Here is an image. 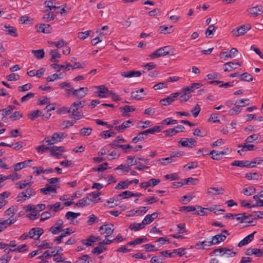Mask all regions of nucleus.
<instances>
[{"label":"nucleus","instance_id":"nucleus-1","mask_svg":"<svg viewBox=\"0 0 263 263\" xmlns=\"http://www.w3.org/2000/svg\"><path fill=\"white\" fill-rule=\"evenodd\" d=\"M65 137L66 134L64 133H54L51 136L45 137L43 142H46L49 145H51L61 141Z\"/></svg>","mask_w":263,"mask_h":263},{"label":"nucleus","instance_id":"nucleus-2","mask_svg":"<svg viewBox=\"0 0 263 263\" xmlns=\"http://www.w3.org/2000/svg\"><path fill=\"white\" fill-rule=\"evenodd\" d=\"M170 46H164L159 48L155 50L154 52L149 54V57L152 59L158 58L161 56H164L170 54L169 49Z\"/></svg>","mask_w":263,"mask_h":263},{"label":"nucleus","instance_id":"nucleus-3","mask_svg":"<svg viewBox=\"0 0 263 263\" xmlns=\"http://www.w3.org/2000/svg\"><path fill=\"white\" fill-rule=\"evenodd\" d=\"M114 225L111 223L105 224L101 226L99 231L101 234L105 235V238L110 236L114 232Z\"/></svg>","mask_w":263,"mask_h":263},{"label":"nucleus","instance_id":"nucleus-4","mask_svg":"<svg viewBox=\"0 0 263 263\" xmlns=\"http://www.w3.org/2000/svg\"><path fill=\"white\" fill-rule=\"evenodd\" d=\"M184 127L181 125H178L173 128H170L163 131L166 137H172L179 132L183 131Z\"/></svg>","mask_w":263,"mask_h":263},{"label":"nucleus","instance_id":"nucleus-5","mask_svg":"<svg viewBox=\"0 0 263 263\" xmlns=\"http://www.w3.org/2000/svg\"><path fill=\"white\" fill-rule=\"evenodd\" d=\"M43 233L44 231L42 228H33L29 231V238L38 239Z\"/></svg>","mask_w":263,"mask_h":263},{"label":"nucleus","instance_id":"nucleus-6","mask_svg":"<svg viewBox=\"0 0 263 263\" xmlns=\"http://www.w3.org/2000/svg\"><path fill=\"white\" fill-rule=\"evenodd\" d=\"M181 95V93L180 92H176L174 93H172L170 96L167 97L164 99H161L160 101V103L164 106H167L171 104L172 102H173L176 98H177L178 96Z\"/></svg>","mask_w":263,"mask_h":263},{"label":"nucleus","instance_id":"nucleus-7","mask_svg":"<svg viewBox=\"0 0 263 263\" xmlns=\"http://www.w3.org/2000/svg\"><path fill=\"white\" fill-rule=\"evenodd\" d=\"M196 138H185L183 141L180 140L178 143L183 147L193 148L196 145Z\"/></svg>","mask_w":263,"mask_h":263},{"label":"nucleus","instance_id":"nucleus-8","mask_svg":"<svg viewBox=\"0 0 263 263\" xmlns=\"http://www.w3.org/2000/svg\"><path fill=\"white\" fill-rule=\"evenodd\" d=\"M251 28L250 25H242L239 27L234 29L232 31L233 33L236 36L242 35L245 34Z\"/></svg>","mask_w":263,"mask_h":263},{"label":"nucleus","instance_id":"nucleus-9","mask_svg":"<svg viewBox=\"0 0 263 263\" xmlns=\"http://www.w3.org/2000/svg\"><path fill=\"white\" fill-rule=\"evenodd\" d=\"M238 51L235 48H232L229 52H221L219 54V57L221 59L224 60H227L229 58H233L235 55L237 54Z\"/></svg>","mask_w":263,"mask_h":263},{"label":"nucleus","instance_id":"nucleus-10","mask_svg":"<svg viewBox=\"0 0 263 263\" xmlns=\"http://www.w3.org/2000/svg\"><path fill=\"white\" fill-rule=\"evenodd\" d=\"M247 12L251 16L255 17L260 15L263 12V10L262 7L260 6L250 8L247 10Z\"/></svg>","mask_w":263,"mask_h":263},{"label":"nucleus","instance_id":"nucleus-11","mask_svg":"<svg viewBox=\"0 0 263 263\" xmlns=\"http://www.w3.org/2000/svg\"><path fill=\"white\" fill-rule=\"evenodd\" d=\"M147 93L144 92V88H141L139 90L133 91L131 93V97L135 100H139L144 98Z\"/></svg>","mask_w":263,"mask_h":263},{"label":"nucleus","instance_id":"nucleus-12","mask_svg":"<svg viewBox=\"0 0 263 263\" xmlns=\"http://www.w3.org/2000/svg\"><path fill=\"white\" fill-rule=\"evenodd\" d=\"M226 239V236L222 234H218L212 237V240L208 242L210 245H216L223 241Z\"/></svg>","mask_w":263,"mask_h":263},{"label":"nucleus","instance_id":"nucleus-13","mask_svg":"<svg viewBox=\"0 0 263 263\" xmlns=\"http://www.w3.org/2000/svg\"><path fill=\"white\" fill-rule=\"evenodd\" d=\"M160 182V180L158 179L152 178L147 181L141 182L140 186L142 188L146 189L151 186H154L157 185Z\"/></svg>","mask_w":263,"mask_h":263},{"label":"nucleus","instance_id":"nucleus-14","mask_svg":"<svg viewBox=\"0 0 263 263\" xmlns=\"http://www.w3.org/2000/svg\"><path fill=\"white\" fill-rule=\"evenodd\" d=\"M32 160H27L23 162H18L14 164L12 166L14 168L15 171H18L22 170L23 168L30 166V162H32Z\"/></svg>","mask_w":263,"mask_h":263},{"label":"nucleus","instance_id":"nucleus-15","mask_svg":"<svg viewBox=\"0 0 263 263\" xmlns=\"http://www.w3.org/2000/svg\"><path fill=\"white\" fill-rule=\"evenodd\" d=\"M100 239L98 236L91 235L86 239H83L81 240V242L83 245H85L87 247H89L92 245V243L99 240Z\"/></svg>","mask_w":263,"mask_h":263},{"label":"nucleus","instance_id":"nucleus-16","mask_svg":"<svg viewBox=\"0 0 263 263\" xmlns=\"http://www.w3.org/2000/svg\"><path fill=\"white\" fill-rule=\"evenodd\" d=\"M37 31L39 32L49 33L51 32V27L47 24H40L36 26Z\"/></svg>","mask_w":263,"mask_h":263},{"label":"nucleus","instance_id":"nucleus-17","mask_svg":"<svg viewBox=\"0 0 263 263\" xmlns=\"http://www.w3.org/2000/svg\"><path fill=\"white\" fill-rule=\"evenodd\" d=\"M162 129V127L161 126H155L151 128L147 129L145 130L142 132V134H143L145 138L148 134H154L155 133L160 132Z\"/></svg>","mask_w":263,"mask_h":263},{"label":"nucleus","instance_id":"nucleus-18","mask_svg":"<svg viewBox=\"0 0 263 263\" xmlns=\"http://www.w3.org/2000/svg\"><path fill=\"white\" fill-rule=\"evenodd\" d=\"M256 233V231L253 232L252 233L248 235L245 237L242 240H241L238 243V246L241 247L243 246L248 245L250 243L254 238V235Z\"/></svg>","mask_w":263,"mask_h":263},{"label":"nucleus","instance_id":"nucleus-19","mask_svg":"<svg viewBox=\"0 0 263 263\" xmlns=\"http://www.w3.org/2000/svg\"><path fill=\"white\" fill-rule=\"evenodd\" d=\"M141 75V72L139 71H128L122 72L121 76L124 78H130L132 77H139Z\"/></svg>","mask_w":263,"mask_h":263},{"label":"nucleus","instance_id":"nucleus-20","mask_svg":"<svg viewBox=\"0 0 263 263\" xmlns=\"http://www.w3.org/2000/svg\"><path fill=\"white\" fill-rule=\"evenodd\" d=\"M88 92V88L87 87H80L78 89L73 90L72 95L74 96L82 98L85 97Z\"/></svg>","mask_w":263,"mask_h":263},{"label":"nucleus","instance_id":"nucleus-21","mask_svg":"<svg viewBox=\"0 0 263 263\" xmlns=\"http://www.w3.org/2000/svg\"><path fill=\"white\" fill-rule=\"evenodd\" d=\"M158 215V214L157 212H154L150 215H147L142 220L143 224L146 225L151 223L154 219L157 218Z\"/></svg>","mask_w":263,"mask_h":263},{"label":"nucleus","instance_id":"nucleus-22","mask_svg":"<svg viewBox=\"0 0 263 263\" xmlns=\"http://www.w3.org/2000/svg\"><path fill=\"white\" fill-rule=\"evenodd\" d=\"M21 175H18L17 173H14L8 176H5L3 175H0V181H3L7 179H11L12 180H15L21 178Z\"/></svg>","mask_w":263,"mask_h":263},{"label":"nucleus","instance_id":"nucleus-23","mask_svg":"<svg viewBox=\"0 0 263 263\" xmlns=\"http://www.w3.org/2000/svg\"><path fill=\"white\" fill-rule=\"evenodd\" d=\"M236 65L240 66L241 64L239 62L234 63L232 62H230L226 63L224 65L223 70L225 72L230 71L233 69H236Z\"/></svg>","mask_w":263,"mask_h":263},{"label":"nucleus","instance_id":"nucleus-24","mask_svg":"<svg viewBox=\"0 0 263 263\" xmlns=\"http://www.w3.org/2000/svg\"><path fill=\"white\" fill-rule=\"evenodd\" d=\"M218 249L221 250L218 252L220 254L221 256L226 254L228 257H233L236 255V252L231 251V249L226 248H218Z\"/></svg>","mask_w":263,"mask_h":263},{"label":"nucleus","instance_id":"nucleus-25","mask_svg":"<svg viewBox=\"0 0 263 263\" xmlns=\"http://www.w3.org/2000/svg\"><path fill=\"white\" fill-rule=\"evenodd\" d=\"M15 108V106L14 105H9L8 107H7L6 108L2 109L0 110V111L2 112V120L4 121H6L4 118L6 117L7 116L9 115L11 111Z\"/></svg>","mask_w":263,"mask_h":263},{"label":"nucleus","instance_id":"nucleus-26","mask_svg":"<svg viewBox=\"0 0 263 263\" xmlns=\"http://www.w3.org/2000/svg\"><path fill=\"white\" fill-rule=\"evenodd\" d=\"M40 191L45 195L49 194L50 193H57L55 187L52 185L40 189Z\"/></svg>","mask_w":263,"mask_h":263},{"label":"nucleus","instance_id":"nucleus-27","mask_svg":"<svg viewBox=\"0 0 263 263\" xmlns=\"http://www.w3.org/2000/svg\"><path fill=\"white\" fill-rule=\"evenodd\" d=\"M132 123V121L128 120L124 122L121 125L116 126L115 128L119 132H123L125 129L130 127L129 124Z\"/></svg>","mask_w":263,"mask_h":263},{"label":"nucleus","instance_id":"nucleus-28","mask_svg":"<svg viewBox=\"0 0 263 263\" xmlns=\"http://www.w3.org/2000/svg\"><path fill=\"white\" fill-rule=\"evenodd\" d=\"M92 258L88 255H83L78 258L77 263H92Z\"/></svg>","mask_w":263,"mask_h":263},{"label":"nucleus","instance_id":"nucleus-29","mask_svg":"<svg viewBox=\"0 0 263 263\" xmlns=\"http://www.w3.org/2000/svg\"><path fill=\"white\" fill-rule=\"evenodd\" d=\"M50 54L51 55L50 61L51 62H58V60H57L56 58H60L61 57V54L59 53L57 49L50 50Z\"/></svg>","mask_w":263,"mask_h":263},{"label":"nucleus","instance_id":"nucleus-30","mask_svg":"<svg viewBox=\"0 0 263 263\" xmlns=\"http://www.w3.org/2000/svg\"><path fill=\"white\" fill-rule=\"evenodd\" d=\"M144 226L142 221L141 223L134 222L129 226V229L132 231H137L143 229Z\"/></svg>","mask_w":263,"mask_h":263},{"label":"nucleus","instance_id":"nucleus-31","mask_svg":"<svg viewBox=\"0 0 263 263\" xmlns=\"http://www.w3.org/2000/svg\"><path fill=\"white\" fill-rule=\"evenodd\" d=\"M97 88L99 90L98 96L101 98H105L106 97L105 94L109 92L108 88L104 85L99 86Z\"/></svg>","mask_w":263,"mask_h":263},{"label":"nucleus","instance_id":"nucleus-32","mask_svg":"<svg viewBox=\"0 0 263 263\" xmlns=\"http://www.w3.org/2000/svg\"><path fill=\"white\" fill-rule=\"evenodd\" d=\"M14 222V221L11 219H7L0 222V232L7 228L9 226L11 225Z\"/></svg>","mask_w":263,"mask_h":263},{"label":"nucleus","instance_id":"nucleus-33","mask_svg":"<svg viewBox=\"0 0 263 263\" xmlns=\"http://www.w3.org/2000/svg\"><path fill=\"white\" fill-rule=\"evenodd\" d=\"M89 198L85 197L80 199L78 202L76 203V206L83 207L86 205H88L90 204Z\"/></svg>","mask_w":263,"mask_h":263},{"label":"nucleus","instance_id":"nucleus-34","mask_svg":"<svg viewBox=\"0 0 263 263\" xmlns=\"http://www.w3.org/2000/svg\"><path fill=\"white\" fill-rule=\"evenodd\" d=\"M45 12L46 14L44 15L43 18L45 22H48L54 19V15L53 11H46L45 10Z\"/></svg>","mask_w":263,"mask_h":263},{"label":"nucleus","instance_id":"nucleus-35","mask_svg":"<svg viewBox=\"0 0 263 263\" xmlns=\"http://www.w3.org/2000/svg\"><path fill=\"white\" fill-rule=\"evenodd\" d=\"M176 161V159H173L172 157L170 156L158 160V162H159L163 165H167L172 162H175Z\"/></svg>","mask_w":263,"mask_h":263},{"label":"nucleus","instance_id":"nucleus-36","mask_svg":"<svg viewBox=\"0 0 263 263\" xmlns=\"http://www.w3.org/2000/svg\"><path fill=\"white\" fill-rule=\"evenodd\" d=\"M148 209V207L140 206L138 208V210H137L136 211H135L134 210H132L130 211V212H134V215H142L143 214H145L147 212Z\"/></svg>","mask_w":263,"mask_h":263},{"label":"nucleus","instance_id":"nucleus-37","mask_svg":"<svg viewBox=\"0 0 263 263\" xmlns=\"http://www.w3.org/2000/svg\"><path fill=\"white\" fill-rule=\"evenodd\" d=\"M250 105V103H246V104H243L242 105H237L235 107H233L230 110V112L231 115H233L234 114L235 115L238 114L241 110V107H244L246 106H248Z\"/></svg>","mask_w":263,"mask_h":263},{"label":"nucleus","instance_id":"nucleus-38","mask_svg":"<svg viewBox=\"0 0 263 263\" xmlns=\"http://www.w3.org/2000/svg\"><path fill=\"white\" fill-rule=\"evenodd\" d=\"M152 263H164V258L162 255L160 254L158 256H155L152 257L151 259Z\"/></svg>","mask_w":263,"mask_h":263},{"label":"nucleus","instance_id":"nucleus-39","mask_svg":"<svg viewBox=\"0 0 263 263\" xmlns=\"http://www.w3.org/2000/svg\"><path fill=\"white\" fill-rule=\"evenodd\" d=\"M32 53L34 56L37 59H41L44 58L45 52L43 49L33 50Z\"/></svg>","mask_w":263,"mask_h":263},{"label":"nucleus","instance_id":"nucleus-40","mask_svg":"<svg viewBox=\"0 0 263 263\" xmlns=\"http://www.w3.org/2000/svg\"><path fill=\"white\" fill-rule=\"evenodd\" d=\"M209 155L212 156L211 157L213 160H220L222 158L219 151L212 150L209 152Z\"/></svg>","mask_w":263,"mask_h":263},{"label":"nucleus","instance_id":"nucleus-41","mask_svg":"<svg viewBox=\"0 0 263 263\" xmlns=\"http://www.w3.org/2000/svg\"><path fill=\"white\" fill-rule=\"evenodd\" d=\"M129 186L128 181H122L119 182L116 186L115 189L117 190H122L127 189Z\"/></svg>","mask_w":263,"mask_h":263},{"label":"nucleus","instance_id":"nucleus-42","mask_svg":"<svg viewBox=\"0 0 263 263\" xmlns=\"http://www.w3.org/2000/svg\"><path fill=\"white\" fill-rule=\"evenodd\" d=\"M80 215V213H74L73 212H67L65 214V218L67 219H74Z\"/></svg>","mask_w":263,"mask_h":263},{"label":"nucleus","instance_id":"nucleus-43","mask_svg":"<svg viewBox=\"0 0 263 263\" xmlns=\"http://www.w3.org/2000/svg\"><path fill=\"white\" fill-rule=\"evenodd\" d=\"M44 4L47 8L46 9V11H52V10H55L59 8L58 7L53 6V3L52 1H46L44 3Z\"/></svg>","mask_w":263,"mask_h":263},{"label":"nucleus","instance_id":"nucleus-44","mask_svg":"<svg viewBox=\"0 0 263 263\" xmlns=\"http://www.w3.org/2000/svg\"><path fill=\"white\" fill-rule=\"evenodd\" d=\"M4 28L6 29V31L8 32V34L13 36H16L17 33H16V29L12 26H7V25L4 26Z\"/></svg>","mask_w":263,"mask_h":263},{"label":"nucleus","instance_id":"nucleus-45","mask_svg":"<svg viewBox=\"0 0 263 263\" xmlns=\"http://www.w3.org/2000/svg\"><path fill=\"white\" fill-rule=\"evenodd\" d=\"M196 208L197 211L195 213V214L201 216L208 215V213L204 211L206 210V208H202L199 205H196Z\"/></svg>","mask_w":263,"mask_h":263},{"label":"nucleus","instance_id":"nucleus-46","mask_svg":"<svg viewBox=\"0 0 263 263\" xmlns=\"http://www.w3.org/2000/svg\"><path fill=\"white\" fill-rule=\"evenodd\" d=\"M159 31L161 33H171L173 32V30L172 29V26H171L170 27H168L165 26H161L159 27Z\"/></svg>","mask_w":263,"mask_h":263},{"label":"nucleus","instance_id":"nucleus-47","mask_svg":"<svg viewBox=\"0 0 263 263\" xmlns=\"http://www.w3.org/2000/svg\"><path fill=\"white\" fill-rule=\"evenodd\" d=\"M116 170H120L122 173L128 172L130 170V167L129 164H121L117 166Z\"/></svg>","mask_w":263,"mask_h":263},{"label":"nucleus","instance_id":"nucleus-48","mask_svg":"<svg viewBox=\"0 0 263 263\" xmlns=\"http://www.w3.org/2000/svg\"><path fill=\"white\" fill-rule=\"evenodd\" d=\"M49 44H51V45H53L55 46L57 48H60L64 46L65 45H66V43L65 41H64L63 39H61L59 40L58 41L56 42H49Z\"/></svg>","mask_w":263,"mask_h":263},{"label":"nucleus","instance_id":"nucleus-49","mask_svg":"<svg viewBox=\"0 0 263 263\" xmlns=\"http://www.w3.org/2000/svg\"><path fill=\"white\" fill-rule=\"evenodd\" d=\"M42 115V111L40 110L37 109L33 110L31 113H30L29 115V117L31 120H34L37 117Z\"/></svg>","mask_w":263,"mask_h":263},{"label":"nucleus","instance_id":"nucleus-50","mask_svg":"<svg viewBox=\"0 0 263 263\" xmlns=\"http://www.w3.org/2000/svg\"><path fill=\"white\" fill-rule=\"evenodd\" d=\"M261 176V175H259L257 173H249L246 174L245 177L248 180H258L259 177H260Z\"/></svg>","mask_w":263,"mask_h":263},{"label":"nucleus","instance_id":"nucleus-51","mask_svg":"<svg viewBox=\"0 0 263 263\" xmlns=\"http://www.w3.org/2000/svg\"><path fill=\"white\" fill-rule=\"evenodd\" d=\"M243 193L247 196L253 195L256 193V189L252 187H248L243 189Z\"/></svg>","mask_w":263,"mask_h":263},{"label":"nucleus","instance_id":"nucleus-52","mask_svg":"<svg viewBox=\"0 0 263 263\" xmlns=\"http://www.w3.org/2000/svg\"><path fill=\"white\" fill-rule=\"evenodd\" d=\"M241 79L240 80L243 81H247V82H250L253 81V77L252 76L249 74L248 73L245 72L242 74H241Z\"/></svg>","mask_w":263,"mask_h":263},{"label":"nucleus","instance_id":"nucleus-53","mask_svg":"<svg viewBox=\"0 0 263 263\" xmlns=\"http://www.w3.org/2000/svg\"><path fill=\"white\" fill-rule=\"evenodd\" d=\"M238 147L241 148V151H252L254 149V148L255 147V146L253 144H247L245 143L244 144L239 145Z\"/></svg>","mask_w":263,"mask_h":263},{"label":"nucleus","instance_id":"nucleus-54","mask_svg":"<svg viewBox=\"0 0 263 263\" xmlns=\"http://www.w3.org/2000/svg\"><path fill=\"white\" fill-rule=\"evenodd\" d=\"M145 138V137L144 136L143 134H142V132H140L138 135L134 137L133 139L132 142L134 143H137L139 141H142L144 140Z\"/></svg>","mask_w":263,"mask_h":263},{"label":"nucleus","instance_id":"nucleus-55","mask_svg":"<svg viewBox=\"0 0 263 263\" xmlns=\"http://www.w3.org/2000/svg\"><path fill=\"white\" fill-rule=\"evenodd\" d=\"M101 136L104 137L105 139L107 138H109L111 136H115L116 135V133L109 130L103 131L101 133Z\"/></svg>","mask_w":263,"mask_h":263},{"label":"nucleus","instance_id":"nucleus-56","mask_svg":"<svg viewBox=\"0 0 263 263\" xmlns=\"http://www.w3.org/2000/svg\"><path fill=\"white\" fill-rule=\"evenodd\" d=\"M178 123L176 120L173 119L172 118H167L162 121L161 124H176Z\"/></svg>","mask_w":263,"mask_h":263},{"label":"nucleus","instance_id":"nucleus-57","mask_svg":"<svg viewBox=\"0 0 263 263\" xmlns=\"http://www.w3.org/2000/svg\"><path fill=\"white\" fill-rule=\"evenodd\" d=\"M119 197L126 199L130 197H134V193L129 191H125L119 195Z\"/></svg>","mask_w":263,"mask_h":263},{"label":"nucleus","instance_id":"nucleus-58","mask_svg":"<svg viewBox=\"0 0 263 263\" xmlns=\"http://www.w3.org/2000/svg\"><path fill=\"white\" fill-rule=\"evenodd\" d=\"M49 231L52 234L55 235L58 234L60 232L63 231L64 230L63 229H61L59 227H56L53 225L50 228Z\"/></svg>","mask_w":263,"mask_h":263},{"label":"nucleus","instance_id":"nucleus-59","mask_svg":"<svg viewBox=\"0 0 263 263\" xmlns=\"http://www.w3.org/2000/svg\"><path fill=\"white\" fill-rule=\"evenodd\" d=\"M173 253H175L177 254L179 256L181 257L185 255L186 253V252L184 248H180L173 250Z\"/></svg>","mask_w":263,"mask_h":263},{"label":"nucleus","instance_id":"nucleus-60","mask_svg":"<svg viewBox=\"0 0 263 263\" xmlns=\"http://www.w3.org/2000/svg\"><path fill=\"white\" fill-rule=\"evenodd\" d=\"M196 210V206H183L180 208L179 211H185L186 212L195 211Z\"/></svg>","mask_w":263,"mask_h":263},{"label":"nucleus","instance_id":"nucleus-61","mask_svg":"<svg viewBox=\"0 0 263 263\" xmlns=\"http://www.w3.org/2000/svg\"><path fill=\"white\" fill-rule=\"evenodd\" d=\"M108 163L107 162L100 164L97 168H93V171L103 172L107 169Z\"/></svg>","mask_w":263,"mask_h":263},{"label":"nucleus","instance_id":"nucleus-62","mask_svg":"<svg viewBox=\"0 0 263 263\" xmlns=\"http://www.w3.org/2000/svg\"><path fill=\"white\" fill-rule=\"evenodd\" d=\"M200 107L198 104L195 105V106L191 110V112L193 114L194 117L196 118L200 111Z\"/></svg>","mask_w":263,"mask_h":263},{"label":"nucleus","instance_id":"nucleus-63","mask_svg":"<svg viewBox=\"0 0 263 263\" xmlns=\"http://www.w3.org/2000/svg\"><path fill=\"white\" fill-rule=\"evenodd\" d=\"M120 109L123 111V113H127L135 111V108L133 106L126 105L124 107H120Z\"/></svg>","mask_w":263,"mask_h":263},{"label":"nucleus","instance_id":"nucleus-64","mask_svg":"<svg viewBox=\"0 0 263 263\" xmlns=\"http://www.w3.org/2000/svg\"><path fill=\"white\" fill-rule=\"evenodd\" d=\"M157 65L153 62H150L145 64L144 67V70L146 71H149L151 69L156 68Z\"/></svg>","mask_w":263,"mask_h":263}]
</instances>
